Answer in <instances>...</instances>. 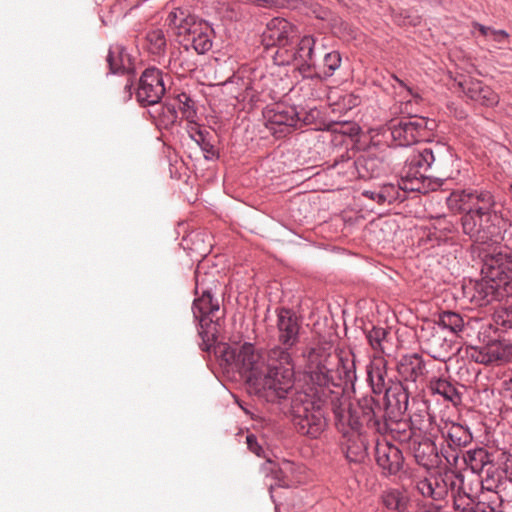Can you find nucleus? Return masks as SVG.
I'll list each match as a JSON object with an SVG mask.
<instances>
[{"label": "nucleus", "instance_id": "obj_25", "mask_svg": "<svg viewBox=\"0 0 512 512\" xmlns=\"http://www.w3.org/2000/svg\"><path fill=\"white\" fill-rule=\"evenodd\" d=\"M342 434L346 439L343 444L346 459L350 463H363L368 456V440L366 436L363 433L349 434L345 428L342 429Z\"/></svg>", "mask_w": 512, "mask_h": 512}, {"label": "nucleus", "instance_id": "obj_32", "mask_svg": "<svg viewBox=\"0 0 512 512\" xmlns=\"http://www.w3.org/2000/svg\"><path fill=\"white\" fill-rule=\"evenodd\" d=\"M383 506L394 512H405L408 505V497L405 491L399 488L389 487L380 495Z\"/></svg>", "mask_w": 512, "mask_h": 512}, {"label": "nucleus", "instance_id": "obj_52", "mask_svg": "<svg viewBox=\"0 0 512 512\" xmlns=\"http://www.w3.org/2000/svg\"><path fill=\"white\" fill-rule=\"evenodd\" d=\"M473 27L478 29L483 36L490 37V33L492 31L491 27L485 26L477 22L473 23Z\"/></svg>", "mask_w": 512, "mask_h": 512}, {"label": "nucleus", "instance_id": "obj_42", "mask_svg": "<svg viewBox=\"0 0 512 512\" xmlns=\"http://www.w3.org/2000/svg\"><path fill=\"white\" fill-rule=\"evenodd\" d=\"M159 112V125L163 126L164 128H169L175 124L178 118V113L176 110L175 105L170 103H165L160 107Z\"/></svg>", "mask_w": 512, "mask_h": 512}, {"label": "nucleus", "instance_id": "obj_12", "mask_svg": "<svg viewBox=\"0 0 512 512\" xmlns=\"http://www.w3.org/2000/svg\"><path fill=\"white\" fill-rule=\"evenodd\" d=\"M395 369L403 384L419 391L426 383L428 376L427 361L418 353L402 355L396 361Z\"/></svg>", "mask_w": 512, "mask_h": 512}, {"label": "nucleus", "instance_id": "obj_54", "mask_svg": "<svg viewBox=\"0 0 512 512\" xmlns=\"http://www.w3.org/2000/svg\"><path fill=\"white\" fill-rule=\"evenodd\" d=\"M444 458L449 464H453L457 462L458 455L456 453H448L447 451L442 452Z\"/></svg>", "mask_w": 512, "mask_h": 512}, {"label": "nucleus", "instance_id": "obj_9", "mask_svg": "<svg viewBox=\"0 0 512 512\" xmlns=\"http://www.w3.org/2000/svg\"><path fill=\"white\" fill-rule=\"evenodd\" d=\"M464 476L453 469L444 468L429 472L415 483L417 492L424 498L439 502L446 500L456 489L457 483L463 482Z\"/></svg>", "mask_w": 512, "mask_h": 512}, {"label": "nucleus", "instance_id": "obj_47", "mask_svg": "<svg viewBox=\"0 0 512 512\" xmlns=\"http://www.w3.org/2000/svg\"><path fill=\"white\" fill-rule=\"evenodd\" d=\"M430 415L427 412L415 413L409 419V425L411 430L414 431V436L416 435V430L422 431L426 429L425 421H429Z\"/></svg>", "mask_w": 512, "mask_h": 512}, {"label": "nucleus", "instance_id": "obj_41", "mask_svg": "<svg viewBox=\"0 0 512 512\" xmlns=\"http://www.w3.org/2000/svg\"><path fill=\"white\" fill-rule=\"evenodd\" d=\"M178 101L180 103L179 109L183 116L192 124L196 125L195 119L197 116L196 109L194 108V101L186 93L178 95Z\"/></svg>", "mask_w": 512, "mask_h": 512}, {"label": "nucleus", "instance_id": "obj_11", "mask_svg": "<svg viewBox=\"0 0 512 512\" xmlns=\"http://www.w3.org/2000/svg\"><path fill=\"white\" fill-rule=\"evenodd\" d=\"M450 209H474L484 214L496 213V199L492 191L483 187H470L453 191L447 199Z\"/></svg>", "mask_w": 512, "mask_h": 512}, {"label": "nucleus", "instance_id": "obj_27", "mask_svg": "<svg viewBox=\"0 0 512 512\" xmlns=\"http://www.w3.org/2000/svg\"><path fill=\"white\" fill-rule=\"evenodd\" d=\"M441 433L448 447L453 451L466 447L473 440L470 428L460 423H446Z\"/></svg>", "mask_w": 512, "mask_h": 512}, {"label": "nucleus", "instance_id": "obj_19", "mask_svg": "<svg viewBox=\"0 0 512 512\" xmlns=\"http://www.w3.org/2000/svg\"><path fill=\"white\" fill-rule=\"evenodd\" d=\"M375 460L382 473L387 476L398 474L403 468L402 451L394 444L377 440L375 445Z\"/></svg>", "mask_w": 512, "mask_h": 512}, {"label": "nucleus", "instance_id": "obj_7", "mask_svg": "<svg viewBox=\"0 0 512 512\" xmlns=\"http://www.w3.org/2000/svg\"><path fill=\"white\" fill-rule=\"evenodd\" d=\"M300 321L294 311L280 308L277 311L278 344L268 352V358L273 362L292 363L291 349L297 345L300 337Z\"/></svg>", "mask_w": 512, "mask_h": 512}, {"label": "nucleus", "instance_id": "obj_2", "mask_svg": "<svg viewBox=\"0 0 512 512\" xmlns=\"http://www.w3.org/2000/svg\"><path fill=\"white\" fill-rule=\"evenodd\" d=\"M219 353L226 364L234 365L245 378L248 392L263 401L281 404L297 389L292 363L266 365L250 342L224 345Z\"/></svg>", "mask_w": 512, "mask_h": 512}, {"label": "nucleus", "instance_id": "obj_33", "mask_svg": "<svg viewBox=\"0 0 512 512\" xmlns=\"http://www.w3.org/2000/svg\"><path fill=\"white\" fill-rule=\"evenodd\" d=\"M339 416L335 417L337 429L342 433L345 428L349 434L362 433V425L364 421L358 415L357 410L349 409L347 413L341 408V400L339 401Z\"/></svg>", "mask_w": 512, "mask_h": 512}, {"label": "nucleus", "instance_id": "obj_57", "mask_svg": "<svg viewBox=\"0 0 512 512\" xmlns=\"http://www.w3.org/2000/svg\"><path fill=\"white\" fill-rule=\"evenodd\" d=\"M506 395L512 400V379L506 383Z\"/></svg>", "mask_w": 512, "mask_h": 512}, {"label": "nucleus", "instance_id": "obj_3", "mask_svg": "<svg viewBox=\"0 0 512 512\" xmlns=\"http://www.w3.org/2000/svg\"><path fill=\"white\" fill-rule=\"evenodd\" d=\"M480 281L475 282L470 300L478 306L512 297V252H499L484 260Z\"/></svg>", "mask_w": 512, "mask_h": 512}, {"label": "nucleus", "instance_id": "obj_6", "mask_svg": "<svg viewBox=\"0 0 512 512\" xmlns=\"http://www.w3.org/2000/svg\"><path fill=\"white\" fill-rule=\"evenodd\" d=\"M195 278L196 298L192 304V312L195 320H197L200 325L198 332L202 338L200 348L203 351H208L210 349V336H214V332H211L209 328L212 324H218L219 317H217L216 314L219 312L220 304L213 293L212 287L206 285L205 277L196 272Z\"/></svg>", "mask_w": 512, "mask_h": 512}, {"label": "nucleus", "instance_id": "obj_39", "mask_svg": "<svg viewBox=\"0 0 512 512\" xmlns=\"http://www.w3.org/2000/svg\"><path fill=\"white\" fill-rule=\"evenodd\" d=\"M493 320L496 325V331L512 330V306L501 308L495 311Z\"/></svg>", "mask_w": 512, "mask_h": 512}, {"label": "nucleus", "instance_id": "obj_5", "mask_svg": "<svg viewBox=\"0 0 512 512\" xmlns=\"http://www.w3.org/2000/svg\"><path fill=\"white\" fill-rule=\"evenodd\" d=\"M438 124L436 120L409 115L394 118L386 123L385 133H388L392 143L398 147H408L419 142L430 141Z\"/></svg>", "mask_w": 512, "mask_h": 512}, {"label": "nucleus", "instance_id": "obj_30", "mask_svg": "<svg viewBox=\"0 0 512 512\" xmlns=\"http://www.w3.org/2000/svg\"><path fill=\"white\" fill-rule=\"evenodd\" d=\"M456 489L450 494L453 509L456 512H478L480 501H476L464 488V481L457 483Z\"/></svg>", "mask_w": 512, "mask_h": 512}, {"label": "nucleus", "instance_id": "obj_13", "mask_svg": "<svg viewBox=\"0 0 512 512\" xmlns=\"http://www.w3.org/2000/svg\"><path fill=\"white\" fill-rule=\"evenodd\" d=\"M162 71L158 68H146L135 89V98L140 106L146 107L159 104L165 94Z\"/></svg>", "mask_w": 512, "mask_h": 512}, {"label": "nucleus", "instance_id": "obj_55", "mask_svg": "<svg viewBox=\"0 0 512 512\" xmlns=\"http://www.w3.org/2000/svg\"><path fill=\"white\" fill-rule=\"evenodd\" d=\"M393 79L399 84L400 87L405 88L411 95H413L412 91H411V88L408 87L401 79H399L395 75H393Z\"/></svg>", "mask_w": 512, "mask_h": 512}, {"label": "nucleus", "instance_id": "obj_14", "mask_svg": "<svg viewBox=\"0 0 512 512\" xmlns=\"http://www.w3.org/2000/svg\"><path fill=\"white\" fill-rule=\"evenodd\" d=\"M299 38L298 28L288 20L280 17L271 19L262 33V43L267 48L288 50Z\"/></svg>", "mask_w": 512, "mask_h": 512}, {"label": "nucleus", "instance_id": "obj_15", "mask_svg": "<svg viewBox=\"0 0 512 512\" xmlns=\"http://www.w3.org/2000/svg\"><path fill=\"white\" fill-rule=\"evenodd\" d=\"M266 127L278 137L289 134L301 120V114L295 106L276 103L264 112Z\"/></svg>", "mask_w": 512, "mask_h": 512}, {"label": "nucleus", "instance_id": "obj_38", "mask_svg": "<svg viewBox=\"0 0 512 512\" xmlns=\"http://www.w3.org/2000/svg\"><path fill=\"white\" fill-rule=\"evenodd\" d=\"M147 48L153 55H162L166 50V37L161 29L149 31L146 35Z\"/></svg>", "mask_w": 512, "mask_h": 512}, {"label": "nucleus", "instance_id": "obj_28", "mask_svg": "<svg viewBox=\"0 0 512 512\" xmlns=\"http://www.w3.org/2000/svg\"><path fill=\"white\" fill-rule=\"evenodd\" d=\"M357 411L366 426L372 431H376L374 422H381L384 419V409L381 403L376 400L372 395H364L357 400Z\"/></svg>", "mask_w": 512, "mask_h": 512}, {"label": "nucleus", "instance_id": "obj_16", "mask_svg": "<svg viewBox=\"0 0 512 512\" xmlns=\"http://www.w3.org/2000/svg\"><path fill=\"white\" fill-rule=\"evenodd\" d=\"M462 213L460 224L462 231L474 243L484 244L490 237L491 232L485 223L489 222L492 215L484 214L474 209H453Z\"/></svg>", "mask_w": 512, "mask_h": 512}, {"label": "nucleus", "instance_id": "obj_56", "mask_svg": "<svg viewBox=\"0 0 512 512\" xmlns=\"http://www.w3.org/2000/svg\"><path fill=\"white\" fill-rule=\"evenodd\" d=\"M503 472L505 473V477L512 483V465H507Z\"/></svg>", "mask_w": 512, "mask_h": 512}, {"label": "nucleus", "instance_id": "obj_8", "mask_svg": "<svg viewBox=\"0 0 512 512\" xmlns=\"http://www.w3.org/2000/svg\"><path fill=\"white\" fill-rule=\"evenodd\" d=\"M296 46L292 44L288 50H277L274 55V60L277 65H291L296 64L299 72L308 78H314L311 71L315 67V59L317 53L323 50L317 46V39L312 35H304L295 41Z\"/></svg>", "mask_w": 512, "mask_h": 512}, {"label": "nucleus", "instance_id": "obj_24", "mask_svg": "<svg viewBox=\"0 0 512 512\" xmlns=\"http://www.w3.org/2000/svg\"><path fill=\"white\" fill-rule=\"evenodd\" d=\"M362 196L380 205L401 203L407 199V192L400 182L384 183L374 189L363 190Z\"/></svg>", "mask_w": 512, "mask_h": 512}, {"label": "nucleus", "instance_id": "obj_49", "mask_svg": "<svg viewBox=\"0 0 512 512\" xmlns=\"http://www.w3.org/2000/svg\"><path fill=\"white\" fill-rule=\"evenodd\" d=\"M246 444L249 451L257 455L258 457H261L264 454V449L260 445L257 437L254 434H248L246 436Z\"/></svg>", "mask_w": 512, "mask_h": 512}, {"label": "nucleus", "instance_id": "obj_51", "mask_svg": "<svg viewBox=\"0 0 512 512\" xmlns=\"http://www.w3.org/2000/svg\"><path fill=\"white\" fill-rule=\"evenodd\" d=\"M490 38L498 43H502L508 38V33L505 30H495L492 28Z\"/></svg>", "mask_w": 512, "mask_h": 512}, {"label": "nucleus", "instance_id": "obj_37", "mask_svg": "<svg viewBox=\"0 0 512 512\" xmlns=\"http://www.w3.org/2000/svg\"><path fill=\"white\" fill-rule=\"evenodd\" d=\"M438 325L453 334H457L463 330L464 320L461 315L456 312L443 311L439 315Z\"/></svg>", "mask_w": 512, "mask_h": 512}, {"label": "nucleus", "instance_id": "obj_21", "mask_svg": "<svg viewBox=\"0 0 512 512\" xmlns=\"http://www.w3.org/2000/svg\"><path fill=\"white\" fill-rule=\"evenodd\" d=\"M463 460L473 473H484L487 483L491 482L492 485L499 481V477L497 479L494 478L496 468L493 464V454L489 453L484 447H477L466 451L463 455Z\"/></svg>", "mask_w": 512, "mask_h": 512}, {"label": "nucleus", "instance_id": "obj_60", "mask_svg": "<svg viewBox=\"0 0 512 512\" xmlns=\"http://www.w3.org/2000/svg\"><path fill=\"white\" fill-rule=\"evenodd\" d=\"M510 190L512 191V185L510 186Z\"/></svg>", "mask_w": 512, "mask_h": 512}, {"label": "nucleus", "instance_id": "obj_53", "mask_svg": "<svg viewBox=\"0 0 512 512\" xmlns=\"http://www.w3.org/2000/svg\"><path fill=\"white\" fill-rule=\"evenodd\" d=\"M319 112L316 109H311L309 113L305 117H303V122L305 124L311 123L317 116Z\"/></svg>", "mask_w": 512, "mask_h": 512}, {"label": "nucleus", "instance_id": "obj_20", "mask_svg": "<svg viewBox=\"0 0 512 512\" xmlns=\"http://www.w3.org/2000/svg\"><path fill=\"white\" fill-rule=\"evenodd\" d=\"M455 81L462 92L471 100L487 107L498 104L499 97L497 93L491 87L483 84L482 81L465 76H461L460 79Z\"/></svg>", "mask_w": 512, "mask_h": 512}, {"label": "nucleus", "instance_id": "obj_40", "mask_svg": "<svg viewBox=\"0 0 512 512\" xmlns=\"http://www.w3.org/2000/svg\"><path fill=\"white\" fill-rule=\"evenodd\" d=\"M387 334L385 328L373 327L366 333V338L375 351L384 352L383 342L386 340Z\"/></svg>", "mask_w": 512, "mask_h": 512}, {"label": "nucleus", "instance_id": "obj_36", "mask_svg": "<svg viewBox=\"0 0 512 512\" xmlns=\"http://www.w3.org/2000/svg\"><path fill=\"white\" fill-rule=\"evenodd\" d=\"M341 62V54L338 51L333 50L331 52L325 53L322 70L315 72V74H312V76H314V78L327 79L331 77L337 69L340 68Z\"/></svg>", "mask_w": 512, "mask_h": 512}, {"label": "nucleus", "instance_id": "obj_29", "mask_svg": "<svg viewBox=\"0 0 512 512\" xmlns=\"http://www.w3.org/2000/svg\"><path fill=\"white\" fill-rule=\"evenodd\" d=\"M190 138L200 147L204 154V158L208 161L219 158V152L214 145L213 134L208 130H203L196 125L189 129Z\"/></svg>", "mask_w": 512, "mask_h": 512}, {"label": "nucleus", "instance_id": "obj_26", "mask_svg": "<svg viewBox=\"0 0 512 512\" xmlns=\"http://www.w3.org/2000/svg\"><path fill=\"white\" fill-rule=\"evenodd\" d=\"M416 463L427 470L439 464V455L436 444L429 438L421 441L413 440L409 445Z\"/></svg>", "mask_w": 512, "mask_h": 512}, {"label": "nucleus", "instance_id": "obj_18", "mask_svg": "<svg viewBox=\"0 0 512 512\" xmlns=\"http://www.w3.org/2000/svg\"><path fill=\"white\" fill-rule=\"evenodd\" d=\"M412 388L403 384V381H396L384 393V414L391 417H402L408 409L409 398L417 393Z\"/></svg>", "mask_w": 512, "mask_h": 512}, {"label": "nucleus", "instance_id": "obj_10", "mask_svg": "<svg viewBox=\"0 0 512 512\" xmlns=\"http://www.w3.org/2000/svg\"><path fill=\"white\" fill-rule=\"evenodd\" d=\"M434 151L424 147L413 151L406 159L402 168L400 184L407 192H422L427 172L435 162Z\"/></svg>", "mask_w": 512, "mask_h": 512}, {"label": "nucleus", "instance_id": "obj_50", "mask_svg": "<svg viewBox=\"0 0 512 512\" xmlns=\"http://www.w3.org/2000/svg\"><path fill=\"white\" fill-rule=\"evenodd\" d=\"M436 229L444 234H454L458 232L457 224L447 220L446 218H442L437 221Z\"/></svg>", "mask_w": 512, "mask_h": 512}, {"label": "nucleus", "instance_id": "obj_48", "mask_svg": "<svg viewBox=\"0 0 512 512\" xmlns=\"http://www.w3.org/2000/svg\"><path fill=\"white\" fill-rule=\"evenodd\" d=\"M310 13L316 18L324 21H329L331 19L332 13L328 8L320 5L319 2H308Z\"/></svg>", "mask_w": 512, "mask_h": 512}, {"label": "nucleus", "instance_id": "obj_34", "mask_svg": "<svg viewBox=\"0 0 512 512\" xmlns=\"http://www.w3.org/2000/svg\"><path fill=\"white\" fill-rule=\"evenodd\" d=\"M429 388L433 394H438L444 398V400L457 405L461 403V393L450 381L438 378L430 381Z\"/></svg>", "mask_w": 512, "mask_h": 512}, {"label": "nucleus", "instance_id": "obj_22", "mask_svg": "<svg viewBox=\"0 0 512 512\" xmlns=\"http://www.w3.org/2000/svg\"><path fill=\"white\" fill-rule=\"evenodd\" d=\"M366 381L375 395L384 394L396 382L388 377L387 361L383 357L374 358L366 366Z\"/></svg>", "mask_w": 512, "mask_h": 512}, {"label": "nucleus", "instance_id": "obj_31", "mask_svg": "<svg viewBox=\"0 0 512 512\" xmlns=\"http://www.w3.org/2000/svg\"><path fill=\"white\" fill-rule=\"evenodd\" d=\"M426 352L435 360L445 362L450 358L452 352V342L447 341L446 337L440 333H433L426 342Z\"/></svg>", "mask_w": 512, "mask_h": 512}, {"label": "nucleus", "instance_id": "obj_59", "mask_svg": "<svg viewBox=\"0 0 512 512\" xmlns=\"http://www.w3.org/2000/svg\"><path fill=\"white\" fill-rule=\"evenodd\" d=\"M129 97H130V98L132 97V92H131V91H130Z\"/></svg>", "mask_w": 512, "mask_h": 512}, {"label": "nucleus", "instance_id": "obj_35", "mask_svg": "<svg viewBox=\"0 0 512 512\" xmlns=\"http://www.w3.org/2000/svg\"><path fill=\"white\" fill-rule=\"evenodd\" d=\"M488 354L491 358V364L495 362H512V343L506 340L493 339L487 344Z\"/></svg>", "mask_w": 512, "mask_h": 512}, {"label": "nucleus", "instance_id": "obj_17", "mask_svg": "<svg viewBox=\"0 0 512 512\" xmlns=\"http://www.w3.org/2000/svg\"><path fill=\"white\" fill-rule=\"evenodd\" d=\"M335 166L353 169L351 171V176L361 179L375 178L380 176L385 171L383 160L372 153H363L353 161L350 159L336 161Z\"/></svg>", "mask_w": 512, "mask_h": 512}, {"label": "nucleus", "instance_id": "obj_23", "mask_svg": "<svg viewBox=\"0 0 512 512\" xmlns=\"http://www.w3.org/2000/svg\"><path fill=\"white\" fill-rule=\"evenodd\" d=\"M376 433L380 435H391L400 443L411 444L415 440L414 431L411 430L409 422L401 417L385 416L381 422H374Z\"/></svg>", "mask_w": 512, "mask_h": 512}, {"label": "nucleus", "instance_id": "obj_44", "mask_svg": "<svg viewBox=\"0 0 512 512\" xmlns=\"http://www.w3.org/2000/svg\"><path fill=\"white\" fill-rule=\"evenodd\" d=\"M466 353L467 356L476 363L485 365L491 364V358L489 357L488 354L487 345H483L480 347H468Z\"/></svg>", "mask_w": 512, "mask_h": 512}, {"label": "nucleus", "instance_id": "obj_46", "mask_svg": "<svg viewBox=\"0 0 512 512\" xmlns=\"http://www.w3.org/2000/svg\"><path fill=\"white\" fill-rule=\"evenodd\" d=\"M501 506L502 499L500 495L493 493L487 501H480L478 512H503Z\"/></svg>", "mask_w": 512, "mask_h": 512}, {"label": "nucleus", "instance_id": "obj_45", "mask_svg": "<svg viewBox=\"0 0 512 512\" xmlns=\"http://www.w3.org/2000/svg\"><path fill=\"white\" fill-rule=\"evenodd\" d=\"M393 19L399 26H416L420 23V17L416 14H411L407 10L400 12L393 11Z\"/></svg>", "mask_w": 512, "mask_h": 512}, {"label": "nucleus", "instance_id": "obj_43", "mask_svg": "<svg viewBox=\"0 0 512 512\" xmlns=\"http://www.w3.org/2000/svg\"><path fill=\"white\" fill-rule=\"evenodd\" d=\"M262 471L266 474V476L271 475L276 480V486L278 487H287L288 484L285 481V475L282 468H280L273 461L268 460L262 466Z\"/></svg>", "mask_w": 512, "mask_h": 512}, {"label": "nucleus", "instance_id": "obj_58", "mask_svg": "<svg viewBox=\"0 0 512 512\" xmlns=\"http://www.w3.org/2000/svg\"><path fill=\"white\" fill-rule=\"evenodd\" d=\"M129 73H130V77H131L132 75H134V73H135L134 68H132L131 66H130Z\"/></svg>", "mask_w": 512, "mask_h": 512}, {"label": "nucleus", "instance_id": "obj_1", "mask_svg": "<svg viewBox=\"0 0 512 512\" xmlns=\"http://www.w3.org/2000/svg\"><path fill=\"white\" fill-rule=\"evenodd\" d=\"M306 382L290 396V410L297 433L318 439L326 430V409L339 416L343 385L357 379L354 358L343 357L329 341L319 340L302 351Z\"/></svg>", "mask_w": 512, "mask_h": 512}, {"label": "nucleus", "instance_id": "obj_4", "mask_svg": "<svg viewBox=\"0 0 512 512\" xmlns=\"http://www.w3.org/2000/svg\"><path fill=\"white\" fill-rule=\"evenodd\" d=\"M166 22L179 36H183L185 47L191 46L198 54H205L212 48V28L198 20L188 10L174 8Z\"/></svg>", "mask_w": 512, "mask_h": 512}]
</instances>
